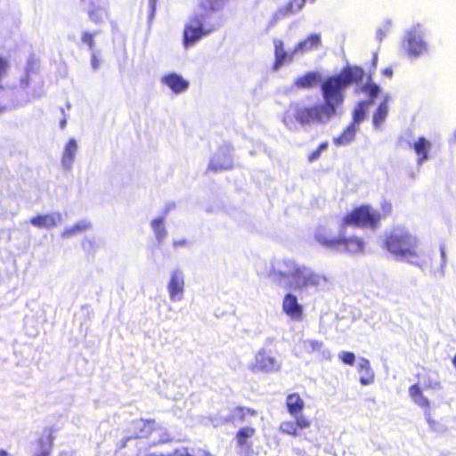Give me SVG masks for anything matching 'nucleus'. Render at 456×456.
Segmentation results:
<instances>
[{
    "label": "nucleus",
    "instance_id": "1",
    "mask_svg": "<svg viewBox=\"0 0 456 456\" xmlns=\"http://www.w3.org/2000/svg\"><path fill=\"white\" fill-rule=\"evenodd\" d=\"M268 278L285 289L304 292L325 287L327 278L291 257L274 259L267 271Z\"/></svg>",
    "mask_w": 456,
    "mask_h": 456
},
{
    "label": "nucleus",
    "instance_id": "2",
    "mask_svg": "<svg viewBox=\"0 0 456 456\" xmlns=\"http://www.w3.org/2000/svg\"><path fill=\"white\" fill-rule=\"evenodd\" d=\"M384 248L396 259L422 267L428 258L419 238L406 227L394 226L384 233Z\"/></svg>",
    "mask_w": 456,
    "mask_h": 456
},
{
    "label": "nucleus",
    "instance_id": "3",
    "mask_svg": "<svg viewBox=\"0 0 456 456\" xmlns=\"http://www.w3.org/2000/svg\"><path fill=\"white\" fill-rule=\"evenodd\" d=\"M362 77L363 70L358 67H348L339 74L329 77L321 86L323 103L336 113L337 108L344 102L346 89Z\"/></svg>",
    "mask_w": 456,
    "mask_h": 456
},
{
    "label": "nucleus",
    "instance_id": "4",
    "mask_svg": "<svg viewBox=\"0 0 456 456\" xmlns=\"http://www.w3.org/2000/svg\"><path fill=\"white\" fill-rule=\"evenodd\" d=\"M391 212L392 205L387 200L381 202L379 209L370 205H362L347 213L341 223L344 226L376 230L379 227L381 220L388 216Z\"/></svg>",
    "mask_w": 456,
    "mask_h": 456
},
{
    "label": "nucleus",
    "instance_id": "5",
    "mask_svg": "<svg viewBox=\"0 0 456 456\" xmlns=\"http://www.w3.org/2000/svg\"><path fill=\"white\" fill-rule=\"evenodd\" d=\"M401 50L411 60L428 54L430 45L427 40L426 28L419 23L408 28L401 40Z\"/></svg>",
    "mask_w": 456,
    "mask_h": 456
},
{
    "label": "nucleus",
    "instance_id": "6",
    "mask_svg": "<svg viewBox=\"0 0 456 456\" xmlns=\"http://www.w3.org/2000/svg\"><path fill=\"white\" fill-rule=\"evenodd\" d=\"M216 28L206 23L202 14L191 17L184 25L183 45L185 49L194 46L200 40L209 36Z\"/></svg>",
    "mask_w": 456,
    "mask_h": 456
},
{
    "label": "nucleus",
    "instance_id": "7",
    "mask_svg": "<svg viewBox=\"0 0 456 456\" xmlns=\"http://www.w3.org/2000/svg\"><path fill=\"white\" fill-rule=\"evenodd\" d=\"M330 107L324 103H318L310 106H300L295 110L294 117L302 126L312 124H327L334 116Z\"/></svg>",
    "mask_w": 456,
    "mask_h": 456
},
{
    "label": "nucleus",
    "instance_id": "8",
    "mask_svg": "<svg viewBox=\"0 0 456 456\" xmlns=\"http://www.w3.org/2000/svg\"><path fill=\"white\" fill-rule=\"evenodd\" d=\"M281 362L276 359L271 351L260 349L254 360L248 364V370L253 373H274L281 370Z\"/></svg>",
    "mask_w": 456,
    "mask_h": 456
},
{
    "label": "nucleus",
    "instance_id": "9",
    "mask_svg": "<svg viewBox=\"0 0 456 456\" xmlns=\"http://www.w3.org/2000/svg\"><path fill=\"white\" fill-rule=\"evenodd\" d=\"M155 426V422L151 420H134L131 425V429L134 435L131 436L128 439L151 436L153 444L167 442L169 440L168 435L167 433L160 434L161 430L156 428Z\"/></svg>",
    "mask_w": 456,
    "mask_h": 456
},
{
    "label": "nucleus",
    "instance_id": "10",
    "mask_svg": "<svg viewBox=\"0 0 456 456\" xmlns=\"http://www.w3.org/2000/svg\"><path fill=\"white\" fill-rule=\"evenodd\" d=\"M167 290L171 302H181L184 298L185 275L182 269H173L168 277Z\"/></svg>",
    "mask_w": 456,
    "mask_h": 456
},
{
    "label": "nucleus",
    "instance_id": "11",
    "mask_svg": "<svg viewBox=\"0 0 456 456\" xmlns=\"http://www.w3.org/2000/svg\"><path fill=\"white\" fill-rule=\"evenodd\" d=\"M347 228L340 223V239L336 250L349 254L362 253L365 247L364 240L358 236H348Z\"/></svg>",
    "mask_w": 456,
    "mask_h": 456
},
{
    "label": "nucleus",
    "instance_id": "12",
    "mask_svg": "<svg viewBox=\"0 0 456 456\" xmlns=\"http://www.w3.org/2000/svg\"><path fill=\"white\" fill-rule=\"evenodd\" d=\"M379 86L370 80L362 86V92L370 97V100L358 103L354 111L352 124L357 126L365 118L368 105L372 103V99L379 94Z\"/></svg>",
    "mask_w": 456,
    "mask_h": 456
},
{
    "label": "nucleus",
    "instance_id": "13",
    "mask_svg": "<svg viewBox=\"0 0 456 456\" xmlns=\"http://www.w3.org/2000/svg\"><path fill=\"white\" fill-rule=\"evenodd\" d=\"M282 312L292 321L301 322L304 317V306L298 302L297 295L287 292L281 302Z\"/></svg>",
    "mask_w": 456,
    "mask_h": 456
},
{
    "label": "nucleus",
    "instance_id": "14",
    "mask_svg": "<svg viewBox=\"0 0 456 456\" xmlns=\"http://www.w3.org/2000/svg\"><path fill=\"white\" fill-rule=\"evenodd\" d=\"M273 43L275 58L273 69L277 71L284 65L291 63L297 53H294V48L286 50L283 41L280 38H274Z\"/></svg>",
    "mask_w": 456,
    "mask_h": 456
},
{
    "label": "nucleus",
    "instance_id": "15",
    "mask_svg": "<svg viewBox=\"0 0 456 456\" xmlns=\"http://www.w3.org/2000/svg\"><path fill=\"white\" fill-rule=\"evenodd\" d=\"M294 420H283L279 426V430L284 435L292 436H300L299 430L306 429L311 426V420L305 416L293 417Z\"/></svg>",
    "mask_w": 456,
    "mask_h": 456
},
{
    "label": "nucleus",
    "instance_id": "16",
    "mask_svg": "<svg viewBox=\"0 0 456 456\" xmlns=\"http://www.w3.org/2000/svg\"><path fill=\"white\" fill-rule=\"evenodd\" d=\"M232 166V149L229 145L221 147L212 157L208 168L214 171L226 170Z\"/></svg>",
    "mask_w": 456,
    "mask_h": 456
},
{
    "label": "nucleus",
    "instance_id": "17",
    "mask_svg": "<svg viewBox=\"0 0 456 456\" xmlns=\"http://www.w3.org/2000/svg\"><path fill=\"white\" fill-rule=\"evenodd\" d=\"M63 223L62 214L54 211L44 215H37L30 219V224L40 229L51 230Z\"/></svg>",
    "mask_w": 456,
    "mask_h": 456
},
{
    "label": "nucleus",
    "instance_id": "18",
    "mask_svg": "<svg viewBox=\"0 0 456 456\" xmlns=\"http://www.w3.org/2000/svg\"><path fill=\"white\" fill-rule=\"evenodd\" d=\"M298 347L305 354H312L318 353L323 359H331V353L329 349L325 348L322 340L315 338L301 339L298 341Z\"/></svg>",
    "mask_w": 456,
    "mask_h": 456
},
{
    "label": "nucleus",
    "instance_id": "19",
    "mask_svg": "<svg viewBox=\"0 0 456 456\" xmlns=\"http://www.w3.org/2000/svg\"><path fill=\"white\" fill-rule=\"evenodd\" d=\"M314 237L320 244L336 249L339 243L340 229L338 233H336L330 227L320 225L315 231Z\"/></svg>",
    "mask_w": 456,
    "mask_h": 456
},
{
    "label": "nucleus",
    "instance_id": "20",
    "mask_svg": "<svg viewBox=\"0 0 456 456\" xmlns=\"http://www.w3.org/2000/svg\"><path fill=\"white\" fill-rule=\"evenodd\" d=\"M256 411L250 408L246 407H234L231 410L230 414L227 417H224L220 419H214L212 423L217 427L224 422H235V421H248V417H256Z\"/></svg>",
    "mask_w": 456,
    "mask_h": 456
},
{
    "label": "nucleus",
    "instance_id": "21",
    "mask_svg": "<svg viewBox=\"0 0 456 456\" xmlns=\"http://www.w3.org/2000/svg\"><path fill=\"white\" fill-rule=\"evenodd\" d=\"M322 46V35L321 33H312L308 35L305 38L299 41L294 46V53H297V55H304L312 51H315L320 49Z\"/></svg>",
    "mask_w": 456,
    "mask_h": 456
},
{
    "label": "nucleus",
    "instance_id": "22",
    "mask_svg": "<svg viewBox=\"0 0 456 456\" xmlns=\"http://www.w3.org/2000/svg\"><path fill=\"white\" fill-rule=\"evenodd\" d=\"M78 144L76 139L70 138L65 144L61 152V167L66 171H70L76 159Z\"/></svg>",
    "mask_w": 456,
    "mask_h": 456
},
{
    "label": "nucleus",
    "instance_id": "23",
    "mask_svg": "<svg viewBox=\"0 0 456 456\" xmlns=\"http://www.w3.org/2000/svg\"><path fill=\"white\" fill-rule=\"evenodd\" d=\"M161 83L170 88L175 94H181L189 87V83L181 75L176 73H170L162 77Z\"/></svg>",
    "mask_w": 456,
    "mask_h": 456
},
{
    "label": "nucleus",
    "instance_id": "24",
    "mask_svg": "<svg viewBox=\"0 0 456 456\" xmlns=\"http://www.w3.org/2000/svg\"><path fill=\"white\" fill-rule=\"evenodd\" d=\"M412 148L417 155L418 165H422L429 159V151L432 149V142L427 138L420 136L412 143Z\"/></svg>",
    "mask_w": 456,
    "mask_h": 456
},
{
    "label": "nucleus",
    "instance_id": "25",
    "mask_svg": "<svg viewBox=\"0 0 456 456\" xmlns=\"http://www.w3.org/2000/svg\"><path fill=\"white\" fill-rule=\"evenodd\" d=\"M286 407L292 417L304 416L302 411L305 408V402L298 394L293 393L286 397Z\"/></svg>",
    "mask_w": 456,
    "mask_h": 456
},
{
    "label": "nucleus",
    "instance_id": "26",
    "mask_svg": "<svg viewBox=\"0 0 456 456\" xmlns=\"http://www.w3.org/2000/svg\"><path fill=\"white\" fill-rule=\"evenodd\" d=\"M382 102L372 117V123L376 128H379L385 122L388 114V102L390 100V96L388 94H384L382 95Z\"/></svg>",
    "mask_w": 456,
    "mask_h": 456
},
{
    "label": "nucleus",
    "instance_id": "27",
    "mask_svg": "<svg viewBox=\"0 0 456 456\" xmlns=\"http://www.w3.org/2000/svg\"><path fill=\"white\" fill-rule=\"evenodd\" d=\"M305 4V0H292L286 6L278 9V11L273 14V19L278 20L297 13L302 10Z\"/></svg>",
    "mask_w": 456,
    "mask_h": 456
},
{
    "label": "nucleus",
    "instance_id": "28",
    "mask_svg": "<svg viewBox=\"0 0 456 456\" xmlns=\"http://www.w3.org/2000/svg\"><path fill=\"white\" fill-rule=\"evenodd\" d=\"M357 370L360 376V382L363 386L370 385L374 381V372L370 368V363L368 359L361 358L359 360Z\"/></svg>",
    "mask_w": 456,
    "mask_h": 456
},
{
    "label": "nucleus",
    "instance_id": "29",
    "mask_svg": "<svg viewBox=\"0 0 456 456\" xmlns=\"http://www.w3.org/2000/svg\"><path fill=\"white\" fill-rule=\"evenodd\" d=\"M90 228L91 223L87 220L83 219L73 225L65 227L61 232V236L63 239H69L71 237H74L77 234L84 232L85 231Z\"/></svg>",
    "mask_w": 456,
    "mask_h": 456
},
{
    "label": "nucleus",
    "instance_id": "30",
    "mask_svg": "<svg viewBox=\"0 0 456 456\" xmlns=\"http://www.w3.org/2000/svg\"><path fill=\"white\" fill-rule=\"evenodd\" d=\"M256 433V429L252 427H244L239 429L236 434V441L238 446L241 450H249L251 444L248 442Z\"/></svg>",
    "mask_w": 456,
    "mask_h": 456
},
{
    "label": "nucleus",
    "instance_id": "31",
    "mask_svg": "<svg viewBox=\"0 0 456 456\" xmlns=\"http://www.w3.org/2000/svg\"><path fill=\"white\" fill-rule=\"evenodd\" d=\"M322 79L318 72H308L304 76L298 77L295 80V86L300 88H311L317 85Z\"/></svg>",
    "mask_w": 456,
    "mask_h": 456
},
{
    "label": "nucleus",
    "instance_id": "32",
    "mask_svg": "<svg viewBox=\"0 0 456 456\" xmlns=\"http://www.w3.org/2000/svg\"><path fill=\"white\" fill-rule=\"evenodd\" d=\"M409 395L416 404L423 408L426 411H428L429 401L426 396L423 395L418 385H413L410 387Z\"/></svg>",
    "mask_w": 456,
    "mask_h": 456
},
{
    "label": "nucleus",
    "instance_id": "33",
    "mask_svg": "<svg viewBox=\"0 0 456 456\" xmlns=\"http://www.w3.org/2000/svg\"><path fill=\"white\" fill-rule=\"evenodd\" d=\"M151 227L154 232L155 238L159 243H162L167 238V230L164 225V217L154 218L151 222Z\"/></svg>",
    "mask_w": 456,
    "mask_h": 456
},
{
    "label": "nucleus",
    "instance_id": "34",
    "mask_svg": "<svg viewBox=\"0 0 456 456\" xmlns=\"http://www.w3.org/2000/svg\"><path fill=\"white\" fill-rule=\"evenodd\" d=\"M357 130L354 124H350L340 136L334 138V143L338 146L348 144L354 140Z\"/></svg>",
    "mask_w": 456,
    "mask_h": 456
},
{
    "label": "nucleus",
    "instance_id": "35",
    "mask_svg": "<svg viewBox=\"0 0 456 456\" xmlns=\"http://www.w3.org/2000/svg\"><path fill=\"white\" fill-rule=\"evenodd\" d=\"M88 15L95 23L102 22L108 16L107 10L104 5L95 6L94 4H92V7L88 10Z\"/></svg>",
    "mask_w": 456,
    "mask_h": 456
},
{
    "label": "nucleus",
    "instance_id": "36",
    "mask_svg": "<svg viewBox=\"0 0 456 456\" xmlns=\"http://www.w3.org/2000/svg\"><path fill=\"white\" fill-rule=\"evenodd\" d=\"M226 4V0H200V6L207 12H219Z\"/></svg>",
    "mask_w": 456,
    "mask_h": 456
},
{
    "label": "nucleus",
    "instance_id": "37",
    "mask_svg": "<svg viewBox=\"0 0 456 456\" xmlns=\"http://www.w3.org/2000/svg\"><path fill=\"white\" fill-rule=\"evenodd\" d=\"M38 446L36 454L39 456H49L53 449V440L51 436H43L38 442Z\"/></svg>",
    "mask_w": 456,
    "mask_h": 456
},
{
    "label": "nucleus",
    "instance_id": "38",
    "mask_svg": "<svg viewBox=\"0 0 456 456\" xmlns=\"http://www.w3.org/2000/svg\"><path fill=\"white\" fill-rule=\"evenodd\" d=\"M11 69V60L5 55L0 54V90L2 89V82L7 76Z\"/></svg>",
    "mask_w": 456,
    "mask_h": 456
},
{
    "label": "nucleus",
    "instance_id": "39",
    "mask_svg": "<svg viewBox=\"0 0 456 456\" xmlns=\"http://www.w3.org/2000/svg\"><path fill=\"white\" fill-rule=\"evenodd\" d=\"M97 32H88V31H83L81 35V41L87 45L89 47L90 52L97 51L95 49V42H94V37L96 36Z\"/></svg>",
    "mask_w": 456,
    "mask_h": 456
},
{
    "label": "nucleus",
    "instance_id": "40",
    "mask_svg": "<svg viewBox=\"0 0 456 456\" xmlns=\"http://www.w3.org/2000/svg\"><path fill=\"white\" fill-rule=\"evenodd\" d=\"M328 146H329L328 142H322L315 151H312L308 155L309 162L316 161L321 157V154L328 149Z\"/></svg>",
    "mask_w": 456,
    "mask_h": 456
},
{
    "label": "nucleus",
    "instance_id": "41",
    "mask_svg": "<svg viewBox=\"0 0 456 456\" xmlns=\"http://www.w3.org/2000/svg\"><path fill=\"white\" fill-rule=\"evenodd\" d=\"M391 26V21L387 20L378 28L376 33L378 40L381 41L387 35L390 31Z\"/></svg>",
    "mask_w": 456,
    "mask_h": 456
},
{
    "label": "nucleus",
    "instance_id": "42",
    "mask_svg": "<svg viewBox=\"0 0 456 456\" xmlns=\"http://www.w3.org/2000/svg\"><path fill=\"white\" fill-rule=\"evenodd\" d=\"M338 358L346 364L353 365L355 360V355L351 352H341L338 354Z\"/></svg>",
    "mask_w": 456,
    "mask_h": 456
},
{
    "label": "nucleus",
    "instance_id": "43",
    "mask_svg": "<svg viewBox=\"0 0 456 456\" xmlns=\"http://www.w3.org/2000/svg\"><path fill=\"white\" fill-rule=\"evenodd\" d=\"M101 66V58H100V51L91 52V67L96 71L100 69Z\"/></svg>",
    "mask_w": 456,
    "mask_h": 456
},
{
    "label": "nucleus",
    "instance_id": "44",
    "mask_svg": "<svg viewBox=\"0 0 456 456\" xmlns=\"http://www.w3.org/2000/svg\"><path fill=\"white\" fill-rule=\"evenodd\" d=\"M157 0H149V18L152 19L155 13Z\"/></svg>",
    "mask_w": 456,
    "mask_h": 456
},
{
    "label": "nucleus",
    "instance_id": "45",
    "mask_svg": "<svg viewBox=\"0 0 456 456\" xmlns=\"http://www.w3.org/2000/svg\"><path fill=\"white\" fill-rule=\"evenodd\" d=\"M186 245H187V240L184 238L176 239V240H174V241H173V246L175 248H183V247H185Z\"/></svg>",
    "mask_w": 456,
    "mask_h": 456
},
{
    "label": "nucleus",
    "instance_id": "46",
    "mask_svg": "<svg viewBox=\"0 0 456 456\" xmlns=\"http://www.w3.org/2000/svg\"><path fill=\"white\" fill-rule=\"evenodd\" d=\"M28 79H29V77H28V74H26L25 77H20V86L23 88L27 87L28 86Z\"/></svg>",
    "mask_w": 456,
    "mask_h": 456
},
{
    "label": "nucleus",
    "instance_id": "47",
    "mask_svg": "<svg viewBox=\"0 0 456 456\" xmlns=\"http://www.w3.org/2000/svg\"><path fill=\"white\" fill-rule=\"evenodd\" d=\"M42 95H43V91L41 89H39L37 92H35L31 96L28 97V102L34 101Z\"/></svg>",
    "mask_w": 456,
    "mask_h": 456
},
{
    "label": "nucleus",
    "instance_id": "48",
    "mask_svg": "<svg viewBox=\"0 0 456 456\" xmlns=\"http://www.w3.org/2000/svg\"><path fill=\"white\" fill-rule=\"evenodd\" d=\"M382 73L384 76L391 77L392 74H393V70L391 68H386L383 69Z\"/></svg>",
    "mask_w": 456,
    "mask_h": 456
},
{
    "label": "nucleus",
    "instance_id": "49",
    "mask_svg": "<svg viewBox=\"0 0 456 456\" xmlns=\"http://www.w3.org/2000/svg\"><path fill=\"white\" fill-rule=\"evenodd\" d=\"M283 122H284L286 126H288L289 128H292L293 122L292 121H289L287 117L284 118Z\"/></svg>",
    "mask_w": 456,
    "mask_h": 456
},
{
    "label": "nucleus",
    "instance_id": "50",
    "mask_svg": "<svg viewBox=\"0 0 456 456\" xmlns=\"http://www.w3.org/2000/svg\"><path fill=\"white\" fill-rule=\"evenodd\" d=\"M66 124H67V121L66 119H62L61 122H60V126H61V128H64L66 126Z\"/></svg>",
    "mask_w": 456,
    "mask_h": 456
},
{
    "label": "nucleus",
    "instance_id": "51",
    "mask_svg": "<svg viewBox=\"0 0 456 456\" xmlns=\"http://www.w3.org/2000/svg\"><path fill=\"white\" fill-rule=\"evenodd\" d=\"M0 456H8V452L4 450H0Z\"/></svg>",
    "mask_w": 456,
    "mask_h": 456
},
{
    "label": "nucleus",
    "instance_id": "52",
    "mask_svg": "<svg viewBox=\"0 0 456 456\" xmlns=\"http://www.w3.org/2000/svg\"><path fill=\"white\" fill-rule=\"evenodd\" d=\"M441 255H442L443 260L445 261V252L443 248L441 249Z\"/></svg>",
    "mask_w": 456,
    "mask_h": 456
},
{
    "label": "nucleus",
    "instance_id": "53",
    "mask_svg": "<svg viewBox=\"0 0 456 456\" xmlns=\"http://www.w3.org/2000/svg\"><path fill=\"white\" fill-rule=\"evenodd\" d=\"M377 61H378V57H377V55H374V58H373V65L374 66H376Z\"/></svg>",
    "mask_w": 456,
    "mask_h": 456
},
{
    "label": "nucleus",
    "instance_id": "54",
    "mask_svg": "<svg viewBox=\"0 0 456 456\" xmlns=\"http://www.w3.org/2000/svg\"><path fill=\"white\" fill-rule=\"evenodd\" d=\"M5 110H6L5 107L0 106V114L4 113L5 111Z\"/></svg>",
    "mask_w": 456,
    "mask_h": 456
},
{
    "label": "nucleus",
    "instance_id": "55",
    "mask_svg": "<svg viewBox=\"0 0 456 456\" xmlns=\"http://www.w3.org/2000/svg\"><path fill=\"white\" fill-rule=\"evenodd\" d=\"M315 0H305V3L306 2H309V3H314Z\"/></svg>",
    "mask_w": 456,
    "mask_h": 456
},
{
    "label": "nucleus",
    "instance_id": "56",
    "mask_svg": "<svg viewBox=\"0 0 456 456\" xmlns=\"http://www.w3.org/2000/svg\"><path fill=\"white\" fill-rule=\"evenodd\" d=\"M207 456H213V455L208 454Z\"/></svg>",
    "mask_w": 456,
    "mask_h": 456
}]
</instances>
